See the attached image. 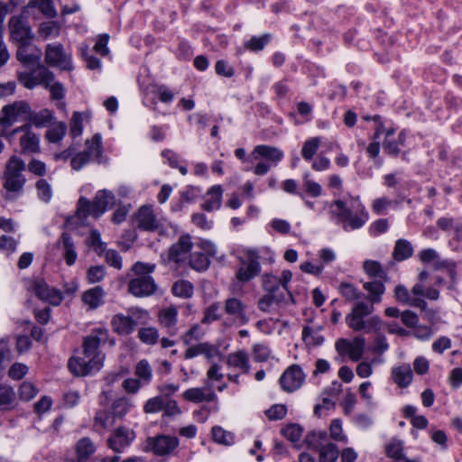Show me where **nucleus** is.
<instances>
[{"label":"nucleus","instance_id":"nucleus-34","mask_svg":"<svg viewBox=\"0 0 462 462\" xmlns=\"http://www.w3.org/2000/svg\"><path fill=\"white\" fill-rule=\"evenodd\" d=\"M194 288L190 282L186 280H179L175 282L171 288V292L174 296L189 299L193 295Z\"/></svg>","mask_w":462,"mask_h":462},{"label":"nucleus","instance_id":"nucleus-22","mask_svg":"<svg viewBox=\"0 0 462 462\" xmlns=\"http://www.w3.org/2000/svg\"><path fill=\"white\" fill-rule=\"evenodd\" d=\"M97 446L88 437L79 439L75 445L77 462H88L90 457L96 452Z\"/></svg>","mask_w":462,"mask_h":462},{"label":"nucleus","instance_id":"nucleus-5","mask_svg":"<svg viewBox=\"0 0 462 462\" xmlns=\"http://www.w3.org/2000/svg\"><path fill=\"white\" fill-rule=\"evenodd\" d=\"M359 208V212L354 214L346 202L337 199L330 205V214L345 231L356 230L361 228L368 220V213L365 207L360 204Z\"/></svg>","mask_w":462,"mask_h":462},{"label":"nucleus","instance_id":"nucleus-61","mask_svg":"<svg viewBox=\"0 0 462 462\" xmlns=\"http://www.w3.org/2000/svg\"><path fill=\"white\" fill-rule=\"evenodd\" d=\"M27 170L38 177H42L47 172L46 164L38 159H32L27 164Z\"/></svg>","mask_w":462,"mask_h":462},{"label":"nucleus","instance_id":"nucleus-26","mask_svg":"<svg viewBox=\"0 0 462 462\" xmlns=\"http://www.w3.org/2000/svg\"><path fill=\"white\" fill-rule=\"evenodd\" d=\"M159 322L160 324L169 330L171 335H175L177 332L176 325H177V318H178V310L176 307H169L166 309H162L159 312Z\"/></svg>","mask_w":462,"mask_h":462},{"label":"nucleus","instance_id":"nucleus-20","mask_svg":"<svg viewBox=\"0 0 462 462\" xmlns=\"http://www.w3.org/2000/svg\"><path fill=\"white\" fill-rule=\"evenodd\" d=\"M252 154L254 160L262 157L273 165H277L283 157V152L279 148L270 145H257Z\"/></svg>","mask_w":462,"mask_h":462},{"label":"nucleus","instance_id":"nucleus-30","mask_svg":"<svg viewBox=\"0 0 462 462\" xmlns=\"http://www.w3.org/2000/svg\"><path fill=\"white\" fill-rule=\"evenodd\" d=\"M304 442L309 448L319 451L328 442V436L325 430H311L306 434Z\"/></svg>","mask_w":462,"mask_h":462},{"label":"nucleus","instance_id":"nucleus-31","mask_svg":"<svg viewBox=\"0 0 462 462\" xmlns=\"http://www.w3.org/2000/svg\"><path fill=\"white\" fill-rule=\"evenodd\" d=\"M364 289L369 292L368 296H364L369 302L368 304L379 303L382 295L385 291L384 284L381 281H374L364 283Z\"/></svg>","mask_w":462,"mask_h":462},{"label":"nucleus","instance_id":"nucleus-41","mask_svg":"<svg viewBox=\"0 0 462 462\" xmlns=\"http://www.w3.org/2000/svg\"><path fill=\"white\" fill-rule=\"evenodd\" d=\"M134 374L140 381H143L144 383L151 382L152 378V369L146 359H142L136 364L134 368Z\"/></svg>","mask_w":462,"mask_h":462},{"label":"nucleus","instance_id":"nucleus-55","mask_svg":"<svg viewBox=\"0 0 462 462\" xmlns=\"http://www.w3.org/2000/svg\"><path fill=\"white\" fill-rule=\"evenodd\" d=\"M106 275V268L103 265L90 266L87 271V280L89 283L101 282Z\"/></svg>","mask_w":462,"mask_h":462},{"label":"nucleus","instance_id":"nucleus-10","mask_svg":"<svg viewBox=\"0 0 462 462\" xmlns=\"http://www.w3.org/2000/svg\"><path fill=\"white\" fill-rule=\"evenodd\" d=\"M30 116V106L25 101H16L3 107L0 116V125L7 128L14 122L27 120Z\"/></svg>","mask_w":462,"mask_h":462},{"label":"nucleus","instance_id":"nucleus-21","mask_svg":"<svg viewBox=\"0 0 462 462\" xmlns=\"http://www.w3.org/2000/svg\"><path fill=\"white\" fill-rule=\"evenodd\" d=\"M391 376L400 388H407L412 382L413 373L409 364H402L392 369Z\"/></svg>","mask_w":462,"mask_h":462},{"label":"nucleus","instance_id":"nucleus-18","mask_svg":"<svg viewBox=\"0 0 462 462\" xmlns=\"http://www.w3.org/2000/svg\"><path fill=\"white\" fill-rule=\"evenodd\" d=\"M182 396L186 401L196 403L202 402H213L217 398L212 386L208 384L204 388L188 389L183 393Z\"/></svg>","mask_w":462,"mask_h":462},{"label":"nucleus","instance_id":"nucleus-36","mask_svg":"<svg viewBox=\"0 0 462 462\" xmlns=\"http://www.w3.org/2000/svg\"><path fill=\"white\" fill-rule=\"evenodd\" d=\"M37 68L31 72L34 74L35 81L38 85H44L45 88L49 87L50 83L54 80V74L40 62L35 64Z\"/></svg>","mask_w":462,"mask_h":462},{"label":"nucleus","instance_id":"nucleus-33","mask_svg":"<svg viewBox=\"0 0 462 462\" xmlns=\"http://www.w3.org/2000/svg\"><path fill=\"white\" fill-rule=\"evenodd\" d=\"M222 188L219 185L213 186L207 193V199L202 208L207 211L217 209L221 205Z\"/></svg>","mask_w":462,"mask_h":462},{"label":"nucleus","instance_id":"nucleus-12","mask_svg":"<svg viewBox=\"0 0 462 462\" xmlns=\"http://www.w3.org/2000/svg\"><path fill=\"white\" fill-rule=\"evenodd\" d=\"M135 439V432L125 426L116 428L106 440L107 446L116 453H121Z\"/></svg>","mask_w":462,"mask_h":462},{"label":"nucleus","instance_id":"nucleus-8","mask_svg":"<svg viewBox=\"0 0 462 462\" xmlns=\"http://www.w3.org/2000/svg\"><path fill=\"white\" fill-rule=\"evenodd\" d=\"M179 446L177 437L170 435H157L149 437L145 441L143 450L152 452L156 456H167L171 454Z\"/></svg>","mask_w":462,"mask_h":462},{"label":"nucleus","instance_id":"nucleus-3","mask_svg":"<svg viewBox=\"0 0 462 462\" xmlns=\"http://www.w3.org/2000/svg\"><path fill=\"white\" fill-rule=\"evenodd\" d=\"M154 270V263L136 262L131 268L134 277L128 282V292L136 298L150 297L157 293L159 287L151 276Z\"/></svg>","mask_w":462,"mask_h":462},{"label":"nucleus","instance_id":"nucleus-59","mask_svg":"<svg viewBox=\"0 0 462 462\" xmlns=\"http://www.w3.org/2000/svg\"><path fill=\"white\" fill-rule=\"evenodd\" d=\"M330 437L336 441L346 442V437L343 433L341 421L337 419L331 421L329 427Z\"/></svg>","mask_w":462,"mask_h":462},{"label":"nucleus","instance_id":"nucleus-58","mask_svg":"<svg viewBox=\"0 0 462 462\" xmlns=\"http://www.w3.org/2000/svg\"><path fill=\"white\" fill-rule=\"evenodd\" d=\"M220 319L221 315L219 313V303H213L208 308L206 309L201 322L205 324H209L212 321L218 320Z\"/></svg>","mask_w":462,"mask_h":462},{"label":"nucleus","instance_id":"nucleus-28","mask_svg":"<svg viewBox=\"0 0 462 462\" xmlns=\"http://www.w3.org/2000/svg\"><path fill=\"white\" fill-rule=\"evenodd\" d=\"M105 291L101 286L93 287L86 291L82 296V301L88 306L90 310H95L103 304Z\"/></svg>","mask_w":462,"mask_h":462},{"label":"nucleus","instance_id":"nucleus-40","mask_svg":"<svg viewBox=\"0 0 462 462\" xmlns=\"http://www.w3.org/2000/svg\"><path fill=\"white\" fill-rule=\"evenodd\" d=\"M365 345V337L358 336L356 337L347 350L349 357L352 361L357 362L359 361L364 354V347Z\"/></svg>","mask_w":462,"mask_h":462},{"label":"nucleus","instance_id":"nucleus-29","mask_svg":"<svg viewBox=\"0 0 462 462\" xmlns=\"http://www.w3.org/2000/svg\"><path fill=\"white\" fill-rule=\"evenodd\" d=\"M86 150L84 151L91 159H95L98 163L102 162L103 144L100 134H95L91 139L85 142Z\"/></svg>","mask_w":462,"mask_h":462},{"label":"nucleus","instance_id":"nucleus-47","mask_svg":"<svg viewBox=\"0 0 462 462\" xmlns=\"http://www.w3.org/2000/svg\"><path fill=\"white\" fill-rule=\"evenodd\" d=\"M138 338L144 344L154 345L158 342V329L152 327L142 328L138 331Z\"/></svg>","mask_w":462,"mask_h":462},{"label":"nucleus","instance_id":"nucleus-46","mask_svg":"<svg viewBox=\"0 0 462 462\" xmlns=\"http://www.w3.org/2000/svg\"><path fill=\"white\" fill-rule=\"evenodd\" d=\"M320 144L319 137H312L307 140L302 146L301 155L304 160L310 161L317 153Z\"/></svg>","mask_w":462,"mask_h":462},{"label":"nucleus","instance_id":"nucleus-15","mask_svg":"<svg viewBox=\"0 0 462 462\" xmlns=\"http://www.w3.org/2000/svg\"><path fill=\"white\" fill-rule=\"evenodd\" d=\"M303 381L304 374L301 368L297 365H292L282 374L280 384L284 391L291 393L300 388Z\"/></svg>","mask_w":462,"mask_h":462},{"label":"nucleus","instance_id":"nucleus-24","mask_svg":"<svg viewBox=\"0 0 462 462\" xmlns=\"http://www.w3.org/2000/svg\"><path fill=\"white\" fill-rule=\"evenodd\" d=\"M58 245L62 248V255L69 266L75 263L78 254L75 250L74 242L69 233L64 232L61 234Z\"/></svg>","mask_w":462,"mask_h":462},{"label":"nucleus","instance_id":"nucleus-49","mask_svg":"<svg viewBox=\"0 0 462 462\" xmlns=\"http://www.w3.org/2000/svg\"><path fill=\"white\" fill-rule=\"evenodd\" d=\"M339 291L342 296L348 301L357 300L364 296L353 284L347 282L341 283Z\"/></svg>","mask_w":462,"mask_h":462},{"label":"nucleus","instance_id":"nucleus-57","mask_svg":"<svg viewBox=\"0 0 462 462\" xmlns=\"http://www.w3.org/2000/svg\"><path fill=\"white\" fill-rule=\"evenodd\" d=\"M203 336L202 329L199 324L193 325L182 337L185 345H190L193 341L199 340Z\"/></svg>","mask_w":462,"mask_h":462},{"label":"nucleus","instance_id":"nucleus-27","mask_svg":"<svg viewBox=\"0 0 462 462\" xmlns=\"http://www.w3.org/2000/svg\"><path fill=\"white\" fill-rule=\"evenodd\" d=\"M414 249L411 243L406 239H398L392 253L393 260L395 262H402L413 255Z\"/></svg>","mask_w":462,"mask_h":462},{"label":"nucleus","instance_id":"nucleus-35","mask_svg":"<svg viewBox=\"0 0 462 462\" xmlns=\"http://www.w3.org/2000/svg\"><path fill=\"white\" fill-rule=\"evenodd\" d=\"M318 452L319 462H336L339 456L337 445L329 441L325 446H322Z\"/></svg>","mask_w":462,"mask_h":462},{"label":"nucleus","instance_id":"nucleus-52","mask_svg":"<svg viewBox=\"0 0 462 462\" xmlns=\"http://www.w3.org/2000/svg\"><path fill=\"white\" fill-rule=\"evenodd\" d=\"M270 39V34H263L259 37L254 36L245 43V47L250 51H258L264 48Z\"/></svg>","mask_w":462,"mask_h":462},{"label":"nucleus","instance_id":"nucleus-16","mask_svg":"<svg viewBox=\"0 0 462 462\" xmlns=\"http://www.w3.org/2000/svg\"><path fill=\"white\" fill-rule=\"evenodd\" d=\"M193 243L189 235L181 236L178 242L173 244L168 252V257L171 261L177 263L186 260L188 254L191 250Z\"/></svg>","mask_w":462,"mask_h":462},{"label":"nucleus","instance_id":"nucleus-23","mask_svg":"<svg viewBox=\"0 0 462 462\" xmlns=\"http://www.w3.org/2000/svg\"><path fill=\"white\" fill-rule=\"evenodd\" d=\"M16 58L28 67L35 66V64L41 62L42 52L36 48L33 51H30L29 43H22L18 46Z\"/></svg>","mask_w":462,"mask_h":462},{"label":"nucleus","instance_id":"nucleus-17","mask_svg":"<svg viewBox=\"0 0 462 462\" xmlns=\"http://www.w3.org/2000/svg\"><path fill=\"white\" fill-rule=\"evenodd\" d=\"M25 131L20 138L22 154L39 153L41 152L39 136L29 130V125H23L14 130L15 133Z\"/></svg>","mask_w":462,"mask_h":462},{"label":"nucleus","instance_id":"nucleus-54","mask_svg":"<svg viewBox=\"0 0 462 462\" xmlns=\"http://www.w3.org/2000/svg\"><path fill=\"white\" fill-rule=\"evenodd\" d=\"M35 187L38 192V197L43 202H49L51 199L52 192L51 185L44 179H40L36 181Z\"/></svg>","mask_w":462,"mask_h":462},{"label":"nucleus","instance_id":"nucleus-50","mask_svg":"<svg viewBox=\"0 0 462 462\" xmlns=\"http://www.w3.org/2000/svg\"><path fill=\"white\" fill-rule=\"evenodd\" d=\"M83 132V116L80 112H74L69 121V134L73 138L81 135Z\"/></svg>","mask_w":462,"mask_h":462},{"label":"nucleus","instance_id":"nucleus-44","mask_svg":"<svg viewBox=\"0 0 462 462\" xmlns=\"http://www.w3.org/2000/svg\"><path fill=\"white\" fill-rule=\"evenodd\" d=\"M131 403L125 397L116 400L112 404L111 414L114 419H122L129 411Z\"/></svg>","mask_w":462,"mask_h":462},{"label":"nucleus","instance_id":"nucleus-14","mask_svg":"<svg viewBox=\"0 0 462 462\" xmlns=\"http://www.w3.org/2000/svg\"><path fill=\"white\" fill-rule=\"evenodd\" d=\"M224 311L238 325H245L249 321L246 305L238 298H227L224 302Z\"/></svg>","mask_w":462,"mask_h":462},{"label":"nucleus","instance_id":"nucleus-1","mask_svg":"<svg viewBox=\"0 0 462 462\" xmlns=\"http://www.w3.org/2000/svg\"><path fill=\"white\" fill-rule=\"evenodd\" d=\"M108 336L106 329H96L90 336L84 338L81 356L71 357L68 367L77 376H85L102 366L103 356L98 351L101 343H105Z\"/></svg>","mask_w":462,"mask_h":462},{"label":"nucleus","instance_id":"nucleus-51","mask_svg":"<svg viewBox=\"0 0 462 462\" xmlns=\"http://www.w3.org/2000/svg\"><path fill=\"white\" fill-rule=\"evenodd\" d=\"M60 32V24L57 22H45L41 23L39 33L43 39H47L50 36H59Z\"/></svg>","mask_w":462,"mask_h":462},{"label":"nucleus","instance_id":"nucleus-38","mask_svg":"<svg viewBox=\"0 0 462 462\" xmlns=\"http://www.w3.org/2000/svg\"><path fill=\"white\" fill-rule=\"evenodd\" d=\"M271 297V299L275 302L277 305H286L289 302L293 301V297L291 291L288 288H285V286H280L276 287L273 291L268 293Z\"/></svg>","mask_w":462,"mask_h":462},{"label":"nucleus","instance_id":"nucleus-39","mask_svg":"<svg viewBox=\"0 0 462 462\" xmlns=\"http://www.w3.org/2000/svg\"><path fill=\"white\" fill-rule=\"evenodd\" d=\"M189 264L190 268L202 272L208 268L210 264L209 258L202 252H195L190 254Z\"/></svg>","mask_w":462,"mask_h":462},{"label":"nucleus","instance_id":"nucleus-32","mask_svg":"<svg viewBox=\"0 0 462 462\" xmlns=\"http://www.w3.org/2000/svg\"><path fill=\"white\" fill-rule=\"evenodd\" d=\"M53 119V113L49 109H42L37 113H32L30 109V116L27 117V121L38 128L48 126Z\"/></svg>","mask_w":462,"mask_h":462},{"label":"nucleus","instance_id":"nucleus-25","mask_svg":"<svg viewBox=\"0 0 462 462\" xmlns=\"http://www.w3.org/2000/svg\"><path fill=\"white\" fill-rule=\"evenodd\" d=\"M226 365L229 367L236 368L244 374H249L250 363L247 353L244 350H237L226 356Z\"/></svg>","mask_w":462,"mask_h":462},{"label":"nucleus","instance_id":"nucleus-42","mask_svg":"<svg viewBox=\"0 0 462 462\" xmlns=\"http://www.w3.org/2000/svg\"><path fill=\"white\" fill-rule=\"evenodd\" d=\"M302 339L307 346H319L324 341V337L319 334V331L309 326L303 328Z\"/></svg>","mask_w":462,"mask_h":462},{"label":"nucleus","instance_id":"nucleus-7","mask_svg":"<svg viewBox=\"0 0 462 462\" xmlns=\"http://www.w3.org/2000/svg\"><path fill=\"white\" fill-rule=\"evenodd\" d=\"M245 254L246 259L238 257L240 267L236 273V279L240 283L248 282L261 272L258 252L255 249H246Z\"/></svg>","mask_w":462,"mask_h":462},{"label":"nucleus","instance_id":"nucleus-6","mask_svg":"<svg viewBox=\"0 0 462 462\" xmlns=\"http://www.w3.org/2000/svg\"><path fill=\"white\" fill-rule=\"evenodd\" d=\"M115 203L116 197L113 192L106 189L98 190L93 201L80 197L78 201L76 213L79 218H86L89 215L99 217L108 208H112Z\"/></svg>","mask_w":462,"mask_h":462},{"label":"nucleus","instance_id":"nucleus-2","mask_svg":"<svg viewBox=\"0 0 462 462\" xmlns=\"http://www.w3.org/2000/svg\"><path fill=\"white\" fill-rule=\"evenodd\" d=\"M25 169V162L21 158L13 155L7 160L2 177L5 191L3 197L5 200H14L23 192L26 183L23 174Z\"/></svg>","mask_w":462,"mask_h":462},{"label":"nucleus","instance_id":"nucleus-63","mask_svg":"<svg viewBox=\"0 0 462 462\" xmlns=\"http://www.w3.org/2000/svg\"><path fill=\"white\" fill-rule=\"evenodd\" d=\"M303 186H304L306 192L310 196L317 198L321 195V192H322L321 186L318 182L310 180L308 175L304 176Z\"/></svg>","mask_w":462,"mask_h":462},{"label":"nucleus","instance_id":"nucleus-64","mask_svg":"<svg viewBox=\"0 0 462 462\" xmlns=\"http://www.w3.org/2000/svg\"><path fill=\"white\" fill-rule=\"evenodd\" d=\"M50 289L51 288L43 280H36L32 282L31 286V290L41 300H43L44 298L48 297V292Z\"/></svg>","mask_w":462,"mask_h":462},{"label":"nucleus","instance_id":"nucleus-37","mask_svg":"<svg viewBox=\"0 0 462 462\" xmlns=\"http://www.w3.org/2000/svg\"><path fill=\"white\" fill-rule=\"evenodd\" d=\"M363 269L370 277L380 278L384 281L388 279L386 272L377 261L365 260L363 263Z\"/></svg>","mask_w":462,"mask_h":462},{"label":"nucleus","instance_id":"nucleus-48","mask_svg":"<svg viewBox=\"0 0 462 462\" xmlns=\"http://www.w3.org/2000/svg\"><path fill=\"white\" fill-rule=\"evenodd\" d=\"M385 453L387 457L393 458L394 461L403 457V442L399 439H392L385 446Z\"/></svg>","mask_w":462,"mask_h":462},{"label":"nucleus","instance_id":"nucleus-62","mask_svg":"<svg viewBox=\"0 0 462 462\" xmlns=\"http://www.w3.org/2000/svg\"><path fill=\"white\" fill-rule=\"evenodd\" d=\"M37 394V389L30 382H23L19 388V396L23 401H30Z\"/></svg>","mask_w":462,"mask_h":462},{"label":"nucleus","instance_id":"nucleus-45","mask_svg":"<svg viewBox=\"0 0 462 462\" xmlns=\"http://www.w3.org/2000/svg\"><path fill=\"white\" fill-rule=\"evenodd\" d=\"M212 437L214 441L226 446H230L234 443V434L230 431H226L219 426L212 428Z\"/></svg>","mask_w":462,"mask_h":462},{"label":"nucleus","instance_id":"nucleus-4","mask_svg":"<svg viewBox=\"0 0 462 462\" xmlns=\"http://www.w3.org/2000/svg\"><path fill=\"white\" fill-rule=\"evenodd\" d=\"M374 310L373 304L357 301L346 316V323L354 331H364L365 333L379 331L381 319L377 316H370Z\"/></svg>","mask_w":462,"mask_h":462},{"label":"nucleus","instance_id":"nucleus-13","mask_svg":"<svg viewBox=\"0 0 462 462\" xmlns=\"http://www.w3.org/2000/svg\"><path fill=\"white\" fill-rule=\"evenodd\" d=\"M9 29L12 40L19 44L29 43L33 37L27 21L21 16H13L10 19Z\"/></svg>","mask_w":462,"mask_h":462},{"label":"nucleus","instance_id":"nucleus-60","mask_svg":"<svg viewBox=\"0 0 462 462\" xmlns=\"http://www.w3.org/2000/svg\"><path fill=\"white\" fill-rule=\"evenodd\" d=\"M106 262L112 267L121 270L123 267L122 257L116 250L109 249L105 252Z\"/></svg>","mask_w":462,"mask_h":462},{"label":"nucleus","instance_id":"nucleus-53","mask_svg":"<svg viewBox=\"0 0 462 462\" xmlns=\"http://www.w3.org/2000/svg\"><path fill=\"white\" fill-rule=\"evenodd\" d=\"M282 432L287 439L295 443L300 439L303 429L299 424H289L282 429Z\"/></svg>","mask_w":462,"mask_h":462},{"label":"nucleus","instance_id":"nucleus-43","mask_svg":"<svg viewBox=\"0 0 462 462\" xmlns=\"http://www.w3.org/2000/svg\"><path fill=\"white\" fill-rule=\"evenodd\" d=\"M68 130L64 122H58L46 133V138L50 143H58L63 139Z\"/></svg>","mask_w":462,"mask_h":462},{"label":"nucleus","instance_id":"nucleus-9","mask_svg":"<svg viewBox=\"0 0 462 462\" xmlns=\"http://www.w3.org/2000/svg\"><path fill=\"white\" fill-rule=\"evenodd\" d=\"M45 62L49 66L59 68L61 70L71 71L73 69L71 55L65 52L63 45L60 43L46 46Z\"/></svg>","mask_w":462,"mask_h":462},{"label":"nucleus","instance_id":"nucleus-19","mask_svg":"<svg viewBox=\"0 0 462 462\" xmlns=\"http://www.w3.org/2000/svg\"><path fill=\"white\" fill-rule=\"evenodd\" d=\"M137 322L131 317L124 314H116L111 319V327L113 330L121 336H127L131 334Z\"/></svg>","mask_w":462,"mask_h":462},{"label":"nucleus","instance_id":"nucleus-11","mask_svg":"<svg viewBox=\"0 0 462 462\" xmlns=\"http://www.w3.org/2000/svg\"><path fill=\"white\" fill-rule=\"evenodd\" d=\"M136 227L145 232H161L162 223L154 214L152 206H142L134 215Z\"/></svg>","mask_w":462,"mask_h":462},{"label":"nucleus","instance_id":"nucleus-56","mask_svg":"<svg viewBox=\"0 0 462 462\" xmlns=\"http://www.w3.org/2000/svg\"><path fill=\"white\" fill-rule=\"evenodd\" d=\"M164 401L162 396H156L149 399L143 405L145 413H155L163 410Z\"/></svg>","mask_w":462,"mask_h":462}]
</instances>
